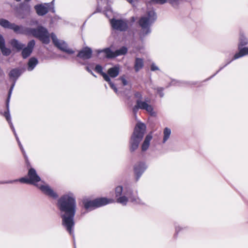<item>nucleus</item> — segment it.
<instances>
[{"label": "nucleus", "instance_id": "nucleus-33", "mask_svg": "<svg viewBox=\"0 0 248 248\" xmlns=\"http://www.w3.org/2000/svg\"><path fill=\"white\" fill-rule=\"evenodd\" d=\"M155 90L157 91V93L159 94L160 97H163L164 96L163 90L164 88L162 87H157L156 88L154 89Z\"/></svg>", "mask_w": 248, "mask_h": 248}, {"label": "nucleus", "instance_id": "nucleus-1", "mask_svg": "<svg viewBox=\"0 0 248 248\" xmlns=\"http://www.w3.org/2000/svg\"><path fill=\"white\" fill-rule=\"evenodd\" d=\"M57 205L60 211L62 226L72 235L77 209L76 199L74 193L69 192L62 196L58 200Z\"/></svg>", "mask_w": 248, "mask_h": 248}, {"label": "nucleus", "instance_id": "nucleus-28", "mask_svg": "<svg viewBox=\"0 0 248 248\" xmlns=\"http://www.w3.org/2000/svg\"><path fill=\"white\" fill-rule=\"evenodd\" d=\"M95 70L96 72L101 74L105 80H109V76L108 74L103 72V68L100 65H96L95 67Z\"/></svg>", "mask_w": 248, "mask_h": 248}, {"label": "nucleus", "instance_id": "nucleus-38", "mask_svg": "<svg viewBox=\"0 0 248 248\" xmlns=\"http://www.w3.org/2000/svg\"><path fill=\"white\" fill-rule=\"evenodd\" d=\"M151 70L155 71L156 70H159V68L155 63H152L151 65Z\"/></svg>", "mask_w": 248, "mask_h": 248}, {"label": "nucleus", "instance_id": "nucleus-9", "mask_svg": "<svg viewBox=\"0 0 248 248\" xmlns=\"http://www.w3.org/2000/svg\"><path fill=\"white\" fill-rule=\"evenodd\" d=\"M150 99L147 98L144 100H136V104L133 108V112L136 115L139 109L145 110L147 112L153 115L155 112L152 105L150 104Z\"/></svg>", "mask_w": 248, "mask_h": 248}, {"label": "nucleus", "instance_id": "nucleus-5", "mask_svg": "<svg viewBox=\"0 0 248 248\" xmlns=\"http://www.w3.org/2000/svg\"><path fill=\"white\" fill-rule=\"evenodd\" d=\"M146 128V125L142 123L139 122L137 124L129 141V150L131 152L138 148L144 136Z\"/></svg>", "mask_w": 248, "mask_h": 248}, {"label": "nucleus", "instance_id": "nucleus-22", "mask_svg": "<svg viewBox=\"0 0 248 248\" xmlns=\"http://www.w3.org/2000/svg\"><path fill=\"white\" fill-rule=\"evenodd\" d=\"M152 139V136L151 134H148L145 137V138L141 145L142 152H145L148 149L150 145V141Z\"/></svg>", "mask_w": 248, "mask_h": 248}, {"label": "nucleus", "instance_id": "nucleus-24", "mask_svg": "<svg viewBox=\"0 0 248 248\" xmlns=\"http://www.w3.org/2000/svg\"><path fill=\"white\" fill-rule=\"evenodd\" d=\"M144 66V62L143 59L139 58L135 59L134 64V69L136 72H138Z\"/></svg>", "mask_w": 248, "mask_h": 248}, {"label": "nucleus", "instance_id": "nucleus-43", "mask_svg": "<svg viewBox=\"0 0 248 248\" xmlns=\"http://www.w3.org/2000/svg\"><path fill=\"white\" fill-rule=\"evenodd\" d=\"M4 75V74L1 68H0V78L3 77Z\"/></svg>", "mask_w": 248, "mask_h": 248}, {"label": "nucleus", "instance_id": "nucleus-44", "mask_svg": "<svg viewBox=\"0 0 248 248\" xmlns=\"http://www.w3.org/2000/svg\"><path fill=\"white\" fill-rule=\"evenodd\" d=\"M127 1H128L130 3H132L133 2V0H126Z\"/></svg>", "mask_w": 248, "mask_h": 248}, {"label": "nucleus", "instance_id": "nucleus-45", "mask_svg": "<svg viewBox=\"0 0 248 248\" xmlns=\"http://www.w3.org/2000/svg\"><path fill=\"white\" fill-rule=\"evenodd\" d=\"M132 19H133V21H134L135 19H134V17H132Z\"/></svg>", "mask_w": 248, "mask_h": 248}, {"label": "nucleus", "instance_id": "nucleus-13", "mask_svg": "<svg viewBox=\"0 0 248 248\" xmlns=\"http://www.w3.org/2000/svg\"><path fill=\"white\" fill-rule=\"evenodd\" d=\"M147 166L144 161H139L135 164L134 167V170L138 180L145 170L147 169Z\"/></svg>", "mask_w": 248, "mask_h": 248}, {"label": "nucleus", "instance_id": "nucleus-20", "mask_svg": "<svg viewBox=\"0 0 248 248\" xmlns=\"http://www.w3.org/2000/svg\"><path fill=\"white\" fill-rule=\"evenodd\" d=\"M182 1L183 0H151L152 3L164 4L168 2L174 7H177Z\"/></svg>", "mask_w": 248, "mask_h": 248}, {"label": "nucleus", "instance_id": "nucleus-23", "mask_svg": "<svg viewBox=\"0 0 248 248\" xmlns=\"http://www.w3.org/2000/svg\"><path fill=\"white\" fill-rule=\"evenodd\" d=\"M10 43L11 46L17 50V51H19L21 50L25 46V45L20 42L18 41L16 39H12Z\"/></svg>", "mask_w": 248, "mask_h": 248}, {"label": "nucleus", "instance_id": "nucleus-34", "mask_svg": "<svg viewBox=\"0 0 248 248\" xmlns=\"http://www.w3.org/2000/svg\"><path fill=\"white\" fill-rule=\"evenodd\" d=\"M20 7L22 10H25L27 12H30L31 7L29 4L23 3L21 4Z\"/></svg>", "mask_w": 248, "mask_h": 248}, {"label": "nucleus", "instance_id": "nucleus-17", "mask_svg": "<svg viewBox=\"0 0 248 248\" xmlns=\"http://www.w3.org/2000/svg\"><path fill=\"white\" fill-rule=\"evenodd\" d=\"M12 26V30H13L15 32L28 35H31V28L25 27L22 26H18L14 23Z\"/></svg>", "mask_w": 248, "mask_h": 248}, {"label": "nucleus", "instance_id": "nucleus-31", "mask_svg": "<svg viewBox=\"0 0 248 248\" xmlns=\"http://www.w3.org/2000/svg\"><path fill=\"white\" fill-rule=\"evenodd\" d=\"M106 81L108 83V84L110 85V87H111V88L113 90V91L115 92V93L117 94H118L119 92H118V89L116 88V87L115 86V85H114V84L111 82L110 78L109 77V80H106Z\"/></svg>", "mask_w": 248, "mask_h": 248}, {"label": "nucleus", "instance_id": "nucleus-4", "mask_svg": "<svg viewBox=\"0 0 248 248\" xmlns=\"http://www.w3.org/2000/svg\"><path fill=\"white\" fill-rule=\"evenodd\" d=\"M156 15L153 9L148 10L146 13L142 16L139 21L141 28V36H145L151 32L150 26L156 20Z\"/></svg>", "mask_w": 248, "mask_h": 248}, {"label": "nucleus", "instance_id": "nucleus-12", "mask_svg": "<svg viewBox=\"0 0 248 248\" xmlns=\"http://www.w3.org/2000/svg\"><path fill=\"white\" fill-rule=\"evenodd\" d=\"M23 72L22 69L20 68H14L12 69L9 74V76L10 78L13 81V83L12 84L10 89L9 91L8 94H9V97H11L13 90L15 87L16 81L18 78L20 76L22 73Z\"/></svg>", "mask_w": 248, "mask_h": 248}, {"label": "nucleus", "instance_id": "nucleus-14", "mask_svg": "<svg viewBox=\"0 0 248 248\" xmlns=\"http://www.w3.org/2000/svg\"><path fill=\"white\" fill-rule=\"evenodd\" d=\"M35 45V41L34 40H32L28 43L26 47L24 46L23 48L22 49V56L24 59H26L31 55Z\"/></svg>", "mask_w": 248, "mask_h": 248}, {"label": "nucleus", "instance_id": "nucleus-26", "mask_svg": "<svg viewBox=\"0 0 248 248\" xmlns=\"http://www.w3.org/2000/svg\"><path fill=\"white\" fill-rule=\"evenodd\" d=\"M248 44V39L243 33H241L239 38V43L238 47H242L243 46H246Z\"/></svg>", "mask_w": 248, "mask_h": 248}, {"label": "nucleus", "instance_id": "nucleus-35", "mask_svg": "<svg viewBox=\"0 0 248 248\" xmlns=\"http://www.w3.org/2000/svg\"><path fill=\"white\" fill-rule=\"evenodd\" d=\"M19 181L21 183L30 184V180L29 178L23 177L19 180Z\"/></svg>", "mask_w": 248, "mask_h": 248}, {"label": "nucleus", "instance_id": "nucleus-16", "mask_svg": "<svg viewBox=\"0 0 248 248\" xmlns=\"http://www.w3.org/2000/svg\"><path fill=\"white\" fill-rule=\"evenodd\" d=\"M239 52L236 53L233 56L232 59L228 62L223 67H221L218 71H217V73L219 72V71L221 70L223 67L227 66L228 64H229L232 61L239 59L241 57H242L245 55L248 54V47H240L238 48Z\"/></svg>", "mask_w": 248, "mask_h": 248}, {"label": "nucleus", "instance_id": "nucleus-42", "mask_svg": "<svg viewBox=\"0 0 248 248\" xmlns=\"http://www.w3.org/2000/svg\"><path fill=\"white\" fill-rule=\"evenodd\" d=\"M17 181H18V180H13V181H9L6 182H0V184L13 183V182H17Z\"/></svg>", "mask_w": 248, "mask_h": 248}, {"label": "nucleus", "instance_id": "nucleus-7", "mask_svg": "<svg viewBox=\"0 0 248 248\" xmlns=\"http://www.w3.org/2000/svg\"><path fill=\"white\" fill-rule=\"evenodd\" d=\"M112 199H108L107 198H100L93 200H84L83 203L84 208L86 210H92L95 208L99 207L106 205L109 203L114 202Z\"/></svg>", "mask_w": 248, "mask_h": 248}, {"label": "nucleus", "instance_id": "nucleus-32", "mask_svg": "<svg viewBox=\"0 0 248 248\" xmlns=\"http://www.w3.org/2000/svg\"><path fill=\"white\" fill-rule=\"evenodd\" d=\"M14 135H15V136L16 137V140H17V141L18 142V145H19V146L20 147V150H21L22 153L24 154V156H26V155H25V151H24V150L23 149V146H22V144H21V142H20V140H19V138H18V136H17V134L16 133V132L15 131V133H14Z\"/></svg>", "mask_w": 248, "mask_h": 248}, {"label": "nucleus", "instance_id": "nucleus-3", "mask_svg": "<svg viewBox=\"0 0 248 248\" xmlns=\"http://www.w3.org/2000/svg\"><path fill=\"white\" fill-rule=\"evenodd\" d=\"M28 176L30 180V184L35 186L43 193L53 199L58 198V195L57 193L48 185L41 181L35 169L33 168L30 169Z\"/></svg>", "mask_w": 248, "mask_h": 248}, {"label": "nucleus", "instance_id": "nucleus-8", "mask_svg": "<svg viewBox=\"0 0 248 248\" xmlns=\"http://www.w3.org/2000/svg\"><path fill=\"white\" fill-rule=\"evenodd\" d=\"M31 35L38 38L44 44H48L50 42V34L47 30L43 26L31 28Z\"/></svg>", "mask_w": 248, "mask_h": 248}, {"label": "nucleus", "instance_id": "nucleus-27", "mask_svg": "<svg viewBox=\"0 0 248 248\" xmlns=\"http://www.w3.org/2000/svg\"><path fill=\"white\" fill-rule=\"evenodd\" d=\"M171 129L168 127H165L163 130V137L162 143H165L169 139L171 135Z\"/></svg>", "mask_w": 248, "mask_h": 248}, {"label": "nucleus", "instance_id": "nucleus-41", "mask_svg": "<svg viewBox=\"0 0 248 248\" xmlns=\"http://www.w3.org/2000/svg\"><path fill=\"white\" fill-rule=\"evenodd\" d=\"M86 69L89 73H91L93 76L96 77V76L93 74V73L92 72V71L91 69H90L89 67H88V66L86 67Z\"/></svg>", "mask_w": 248, "mask_h": 248}, {"label": "nucleus", "instance_id": "nucleus-30", "mask_svg": "<svg viewBox=\"0 0 248 248\" xmlns=\"http://www.w3.org/2000/svg\"><path fill=\"white\" fill-rule=\"evenodd\" d=\"M2 54L4 56H9L11 52V50L7 48L5 46L0 47Z\"/></svg>", "mask_w": 248, "mask_h": 248}, {"label": "nucleus", "instance_id": "nucleus-21", "mask_svg": "<svg viewBox=\"0 0 248 248\" xmlns=\"http://www.w3.org/2000/svg\"><path fill=\"white\" fill-rule=\"evenodd\" d=\"M120 73V67L119 65H115L109 68L108 70V75L109 77L112 78L117 77Z\"/></svg>", "mask_w": 248, "mask_h": 248}, {"label": "nucleus", "instance_id": "nucleus-37", "mask_svg": "<svg viewBox=\"0 0 248 248\" xmlns=\"http://www.w3.org/2000/svg\"><path fill=\"white\" fill-rule=\"evenodd\" d=\"M119 79L122 81L124 86H126L128 84V81L124 76L121 77Z\"/></svg>", "mask_w": 248, "mask_h": 248}, {"label": "nucleus", "instance_id": "nucleus-2", "mask_svg": "<svg viewBox=\"0 0 248 248\" xmlns=\"http://www.w3.org/2000/svg\"><path fill=\"white\" fill-rule=\"evenodd\" d=\"M115 196L116 202L123 205H126L128 202L135 204H144V202L138 196L137 192H134L129 187L118 186L115 188Z\"/></svg>", "mask_w": 248, "mask_h": 248}, {"label": "nucleus", "instance_id": "nucleus-39", "mask_svg": "<svg viewBox=\"0 0 248 248\" xmlns=\"http://www.w3.org/2000/svg\"><path fill=\"white\" fill-rule=\"evenodd\" d=\"M5 45V40L2 35L0 34V47Z\"/></svg>", "mask_w": 248, "mask_h": 248}, {"label": "nucleus", "instance_id": "nucleus-36", "mask_svg": "<svg viewBox=\"0 0 248 248\" xmlns=\"http://www.w3.org/2000/svg\"><path fill=\"white\" fill-rule=\"evenodd\" d=\"M134 96L136 98H137V100H142V95L141 93L138 92H136L134 93Z\"/></svg>", "mask_w": 248, "mask_h": 248}, {"label": "nucleus", "instance_id": "nucleus-29", "mask_svg": "<svg viewBox=\"0 0 248 248\" xmlns=\"http://www.w3.org/2000/svg\"><path fill=\"white\" fill-rule=\"evenodd\" d=\"M13 25L14 23H11L7 20L3 18L0 19V25L3 28L12 29Z\"/></svg>", "mask_w": 248, "mask_h": 248}, {"label": "nucleus", "instance_id": "nucleus-25", "mask_svg": "<svg viewBox=\"0 0 248 248\" xmlns=\"http://www.w3.org/2000/svg\"><path fill=\"white\" fill-rule=\"evenodd\" d=\"M38 63L37 59L34 57L30 58L28 62L27 70L29 71H31L35 67Z\"/></svg>", "mask_w": 248, "mask_h": 248}, {"label": "nucleus", "instance_id": "nucleus-10", "mask_svg": "<svg viewBox=\"0 0 248 248\" xmlns=\"http://www.w3.org/2000/svg\"><path fill=\"white\" fill-rule=\"evenodd\" d=\"M50 36L54 45L61 50L69 54H72L74 53V51L69 48L67 44L64 41L59 40L54 33H52Z\"/></svg>", "mask_w": 248, "mask_h": 248}, {"label": "nucleus", "instance_id": "nucleus-19", "mask_svg": "<svg viewBox=\"0 0 248 248\" xmlns=\"http://www.w3.org/2000/svg\"><path fill=\"white\" fill-rule=\"evenodd\" d=\"M10 97H9V94H8V96L6 101V107H7V111H5L4 113V116L5 117L6 120L10 124V127L11 128L13 132L15 133V129L14 127V125L12 123L11 119V116L9 112V102H10Z\"/></svg>", "mask_w": 248, "mask_h": 248}, {"label": "nucleus", "instance_id": "nucleus-11", "mask_svg": "<svg viewBox=\"0 0 248 248\" xmlns=\"http://www.w3.org/2000/svg\"><path fill=\"white\" fill-rule=\"evenodd\" d=\"M112 28L119 31H125L128 27V20L125 19H117L112 18L110 20Z\"/></svg>", "mask_w": 248, "mask_h": 248}, {"label": "nucleus", "instance_id": "nucleus-40", "mask_svg": "<svg viewBox=\"0 0 248 248\" xmlns=\"http://www.w3.org/2000/svg\"><path fill=\"white\" fill-rule=\"evenodd\" d=\"M182 229V228L180 226H177L175 227V231L177 233L180 232Z\"/></svg>", "mask_w": 248, "mask_h": 248}, {"label": "nucleus", "instance_id": "nucleus-18", "mask_svg": "<svg viewBox=\"0 0 248 248\" xmlns=\"http://www.w3.org/2000/svg\"><path fill=\"white\" fill-rule=\"evenodd\" d=\"M92 50L89 47H85L79 51L77 56L83 60L89 59L92 55Z\"/></svg>", "mask_w": 248, "mask_h": 248}, {"label": "nucleus", "instance_id": "nucleus-46", "mask_svg": "<svg viewBox=\"0 0 248 248\" xmlns=\"http://www.w3.org/2000/svg\"><path fill=\"white\" fill-rule=\"evenodd\" d=\"M106 16H108V15L107 13H106Z\"/></svg>", "mask_w": 248, "mask_h": 248}, {"label": "nucleus", "instance_id": "nucleus-6", "mask_svg": "<svg viewBox=\"0 0 248 248\" xmlns=\"http://www.w3.org/2000/svg\"><path fill=\"white\" fill-rule=\"evenodd\" d=\"M127 52V48L125 46H123L115 51H112L110 47L95 50L97 56L100 59H104L105 58L111 59L119 56L124 55Z\"/></svg>", "mask_w": 248, "mask_h": 248}, {"label": "nucleus", "instance_id": "nucleus-15", "mask_svg": "<svg viewBox=\"0 0 248 248\" xmlns=\"http://www.w3.org/2000/svg\"><path fill=\"white\" fill-rule=\"evenodd\" d=\"M50 5V3H44L36 5L34 9L37 14L39 16H43L46 15L48 11V8Z\"/></svg>", "mask_w": 248, "mask_h": 248}]
</instances>
